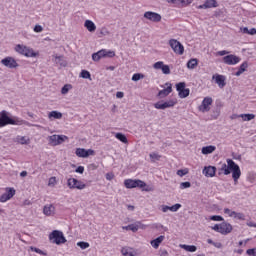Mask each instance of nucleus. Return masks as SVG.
<instances>
[{"instance_id": "obj_1", "label": "nucleus", "mask_w": 256, "mask_h": 256, "mask_svg": "<svg viewBox=\"0 0 256 256\" xmlns=\"http://www.w3.org/2000/svg\"><path fill=\"white\" fill-rule=\"evenodd\" d=\"M6 125H27L28 127H41V125L31 124L17 116L9 117V112L3 110L0 112V127H6Z\"/></svg>"}, {"instance_id": "obj_2", "label": "nucleus", "mask_w": 256, "mask_h": 256, "mask_svg": "<svg viewBox=\"0 0 256 256\" xmlns=\"http://www.w3.org/2000/svg\"><path fill=\"white\" fill-rule=\"evenodd\" d=\"M227 164H222L221 171H223L224 175H231L234 179V183L237 184L241 177V168L233 161L232 159H227Z\"/></svg>"}, {"instance_id": "obj_3", "label": "nucleus", "mask_w": 256, "mask_h": 256, "mask_svg": "<svg viewBox=\"0 0 256 256\" xmlns=\"http://www.w3.org/2000/svg\"><path fill=\"white\" fill-rule=\"evenodd\" d=\"M50 241L55 243L56 245H63V243H67V239L65 235L59 230H53L52 233L49 235Z\"/></svg>"}, {"instance_id": "obj_4", "label": "nucleus", "mask_w": 256, "mask_h": 256, "mask_svg": "<svg viewBox=\"0 0 256 256\" xmlns=\"http://www.w3.org/2000/svg\"><path fill=\"white\" fill-rule=\"evenodd\" d=\"M124 187H126V189H135L137 187H139V189H143V187H147V183L140 179H126L124 181Z\"/></svg>"}, {"instance_id": "obj_5", "label": "nucleus", "mask_w": 256, "mask_h": 256, "mask_svg": "<svg viewBox=\"0 0 256 256\" xmlns=\"http://www.w3.org/2000/svg\"><path fill=\"white\" fill-rule=\"evenodd\" d=\"M113 58L115 57V51H111V50H106V49H102L94 54H92V59L94 61H101V59L103 58Z\"/></svg>"}, {"instance_id": "obj_6", "label": "nucleus", "mask_w": 256, "mask_h": 256, "mask_svg": "<svg viewBox=\"0 0 256 256\" xmlns=\"http://www.w3.org/2000/svg\"><path fill=\"white\" fill-rule=\"evenodd\" d=\"M15 51L25 57H37V53H35L33 49L21 44L16 45Z\"/></svg>"}, {"instance_id": "obj_7", "label": "nucleus", "mask_w": 256, "mask_h": 256, "mask_svg": "<svg viewBox=\"0 0 256 256\" xmlns=\"http://www.w3.org/2000/svg\"><path fill=\"white\" fill-rule=\"evenodd\" d=\"M169 45L171 49L176 53L177 55H183L185 53V47H183V44L175 39L169 40Z\"/></svg>"}, {"instance_id": "obj_8", "label": "nucleus", "mask_w": 256, "mask_h": 256, "mask_svg": "<svg viewBox=\"0 0 256 256\" xmlns=\"http://www.w3.org/2000/svg\"><path fill=\"white\" fill-rule=\"evenodd\" d=\"M67 186L69 189H78V190H83L87 185L83 183L81 180H77L76 178H69L67 180Z\"/></svg>"}, {"instance_id": "obj_9", "label": "nucleus", "mask_w": 256, "mask_h": 256, "mask_svg": "<svg viewBox=\"0 0 256 256\" xmlns=\"http://www.w3.org/2000/svg\"><path fill=\"white\" fill-rule=\"evenodd\" d=\"M1 63L2 65H4V67H7L8 69H17V67H19L17 60H15V58L11 56L2 59Z\"/></svg>"}, {"instance_id": "obj_10", "label": "nucleus", "mask_w": 256, "mask_h": 256, "mask_svg": "<svg viewBox=\"0 0 256 256\" xmlns=\"http://www.w3.org/2000/svg\"><path fill=\"white\" fill-rule=\"evenodd\" d=\"M144 19H148V21H152L153 23H159L162 17L157 12L147 11L144 13Z\"/></svg>"}, {"instance_id": "obj_11", "label": "nucleus", "mask_w": 256, "mask_h": 256, "mask_svg": "<svg viewBox=\"0 0 256 256\" xmlns=\"http://www.w3.org/2000/svg\"><path fill=\"white\" fill-rule=\"evenodd\" d=\"M175 105H177V101L175 100H168L166 102H156L154 104L155 109H169L171 107H175Z\"/></svg>"}, {"instance_id": "obj_12", "label": "nucleus", "mask_w": 256, "mask_h": 256, "mask_svg": "<svg viewBox=\"0 0 256 256\" xmlns=\"http://www.w3.org/2000/svg\"><path fill=\"white\" fill-rule=\"evenodd\" d=\"M213 104V98L211 97H205L202 101V104L199 106V111L202 113H207L211 110V107L209 105Z\"/></svg>"}, {"instance_id": "obj_13", "label": "nucleus", "mask_w": 256, "mask_h": 256, "mask_svg": "<svg viewBox=\"0 0 256 256\" xmlns=\"http://www.w3.org/2000/svg\"><path fill=\"white\" fill-rule=\"evenodd\" d=\"M239 61H241V58L239 56H236V55H233V54H230V55H227V56L223 57V62L226 65H237V63H239Z\"/></svg>"}, {"instance_id": "obj_14", "label": "nucleus", "mask_w": 256, "mask_h": 256, "mask_svg": "<svg viewBox=\"0 0 256 256\" xmlns=\"http://www.w3.org/2000/svg\"><path fill=\"white\" fill-rule=\"evenodd\" d=\"M76 155L77 157H82L83 159H87V157L91 155H95V151L92 149L86 150L85 148H77L76 149Z\"/></svg>"}, {"instance_id": "obj_15", "label": "nucleus", "mask_w": 256, "mask_h": 256, "mask_svg": "<svg viewBox=\"0 0 256 256\" xmlns=\"http://www.w3.org/2000/svg\"><path fill=\"white\" fill-rule=\"evenodd\" d=\"M15 197V189L14 188H6V193L0 196V203H5Z\"/></svg>"}, {"instance_id": "obj_16", "label": "nucleus", "mask_w": 256, "mask_h": 256, "mask_svg": "<svg viewBox=\"0 0 256 256\" xmlns=\"http://www.w3.org/2000/svg\"><path fill=\"white\" fill-rule=\"evenodd\" d=\"M165 85L167 88L160 90L157 94L159 99H165V97H168V95L173 92V85H171V83H166Z\"/></svg>"}, {"instance_id": "obj_17", "label": "nucleus", "mask_w": 256, "mask_h": 256, "mask_svg": "<svg viewBox=\"0 0 256 256\" xmlns=\"http://www.w3.org/2000/svg\"><path fill=\"white\" fill-rule=\"evenodd\" d=\"M153 67L154 69H161L164 75H169L171 73V68L169 67V65H165L161 61L154 63Z\"/></svg>"}, {"instance_id": "obj_18", "label": "nucleus", "mask_w": 256, "mask_h": 256, "mask_svg": "<svg viewBox=\"0 0 256 256\" xmlns=\"http://www.w3.org/2000/svg\"><path fill=\"white\" fill-rule=\"evenodd\" d=\"M212 79L215 80V83L218 84V87L220 89H223L225 87V85H227L226 78L224 75L221 74H216L212 76Z\"/></svg>"}, {"instance_id": "obj_19", "label": "nucleus", "mask_w": 256, "mask_h": 256, "mask_svg": "<svg viewBox=\"0 0 256 256\" xmlns=\"http://www.w3.org/2000/svg\"><path fill=\"white\" fill-rule=\"evenodd\" d=\"M233 231V226L227 222H223L220 224V233L221 235H229Z\"/></svg>"}, {"instance_id": "obj_20", "label": "nucleus", "mask_w": 256, "mask_h": 256, "mask_svg": "<svg viewBox=\"0 0 256 256\" xmlns=\"http://www.w3.org/2000/svg\"><path fill=\"white\" fill-rule=\"evenodd\" d=\"M215 173H217V167L215 166H205L203 169L205 177H215Z\"/></svg>"}, {"instance_id": "obj_21", "label": "nucleus", "mask_w": 256, "mask_h": 256, "mask_svg": "<svg viewBox=\"0 0 256 256\" xmlns=\"http://www.w3.org/2000/svg\"><path fill=\"white\" fill-rule=\"evenodd\" d=\"M180 207H181V204L177 203L172 206L162 205L161 209L163 213H167V211H172V213H177Z\"/></svg>"}, {"instance_id": "obj_22", "label": "nucleus", "mask_w": 256, "mask_h": 256, "mask_svg": "<svg viewBox=\"0 0 256 256\" xmlns=\"http://www.w3.org/2000/svg\"><path fill=\"white\" fill-rule=\"evenodd\" d=\"M43 213L46 215V217H51L55 215V206L53 204H47L43 208Z\"/></svg>"}, {"instance_id": "obj_23", "label": "nucleus", "mask_w": 256, "mask_h": 256, "mask_svg": "<svg viewBox=\"0 0 256 256\" xmlns=\"http://www.w3.org/2000/svg\"><path fill=\"white\" fill-rule=\"evenodd\" d=\"M123 256H137V250L131 247H124L121 250Z\"/></svg>"}, {"instance_id": "obj_24", "label": "nucleus", "mask_w": 256, "mask_h": 256, "mask_svg": "<svg viewBox=\"0 0 256 256\" xmlns=\"http://www.w3.org/2000/svg\"><path fill=\"white\" fill-rule=\"evenodd\" d=\"M217 7V0H206L203 5L199 6V9H211Z\"/></svg>"}, {"instance_id": "obj_25", "label": "nucleus", "mask_w": 256, "mask_h": 256, "mask_svg": "<svg viewBox=\"0 0 256 256\" xmlns=\"http://www.w3.org/2000/svg\"><path fill=\"white\" fill-rule=\"evenodd\" d=\"M139 227H141V222L129 224L128 226H124L123 229H125L126 231H132L133 233H137V231H139Z\"/></svg>"}, {"instance_id": "obj_26", "label": "nucleus", "mask_w": 256, "mask_h": 256, "mask_svg": "<svg viewBox=\"0 0 256 256\" xmlns=\"http://www.w3.org/2000/svg\"><path fill=\"white\" fill-rule=\"evenodd\" d=\"M84 27H86V29L90 32V33H94V31L97 30V26L95 25V23L91 20H86L84 22Z\"/></svg>"}, {"instance_id": "obj_27", "label": "nucleus", "mask_w": 256, "mask_h": 256, "mask_svg": "<svg viewBox=\"0 0 256 256\" xmlns=\"http://www.w3.org/2000/svg\"><path fill=\"white\" fill-rule=\"evenodd\" d=\"M54 59L56 65H60V67H67V60H65L64 56H54Z\"/></svg>"}, {"instance_id": "obj_28", "label": "nucleus", "mask_w": 256, "mask_h": 256, "mask_svg": "<svg viewBox=\"0 0 256 256\" xmlns=\"http://www.w3.org/2000/svg\"><path fill=\"white\" fill-rule=\"evenodd\" d=\"M165 240V236H159L156 239L152 240L150 243L154 249H159V245L163 243Z\"/></svg>"}, {"instance_id": "obj_29", "label": "nucleus", "mask_w": 256, "mask_h": 256, "mask_svg": "<svg viewBox=\"0 0 256 256\" xmlns=\"http://www.w3.org/2000/svg\"><path fill=\"white\" fill-rule=\"evenodd\" d=\"M215 149H217V147L213 145L204 146L202 147V155H211V153H213Z\"/></svg>"}, {"instance_id": "obj_30", "label": "nucleus", "mask_w": 256, "mask_h": 256, "mask_svg": "<svg viewBox=\"0 0 256 256\" xmlns=\"http://www.w3.org/2000/svg\"><path fill=\"white\" fill-rule=\"evenodd\" d=\"M16 143H20V145H29V143H31V140L29 139V137L26 136H17Z\"/></svg>"}, {"instance_id": "obj_31", "label": "nucleus", "mask_w": 256, "mask_h": 256, "mask_svg": "<svg viewBox=\"0 0 256 256\" xmlns=\"http://www.w3.org/2000/svg\"><path fill=\"white\" fill-rule=\"evenodd\" d=\"M180 248L188 251V253H195L197 251V246L195 245L180 244Z\"/></svg>"}, {"instance_id": "obj_32", "label": "nucleus", "mask_w": 256, "mask_h": 256, "mask_svg": "<svg viewBox=\"0 0 256 256\" xmlns=\"http://www.w3.org/2000/svg\"><path fill=\"white\" fill-rule=\"evenodd\" d=\"M247 67H249V64L247 62H243L238 71L235 73L236 77H240V75H243V73H245V71H247Z\"/></svg>"}, {"instance_id": "obj_33", "label": "nucleus", "mask_w": 256, "mask_h": 256, "mask_svg": "<svg viewBox=\"0 0 256 256\" xmlns=\"http://www.w3.org/2000/svg\"><path fill=\"white\" fill-rule=\"evenodd\" d=\"M48 118L49 119H63V113H61L59 111H51L48 114Z\"/></svg>"}, {"instance_id": "obj_34", "label": "nucleus", "mask_w": 256, "mask_h": 256, "mask_svg": "<svg viewBox=\"0 0 256 256\" xmlns=\"http://www.w3.org/2000/svg\"><path fill=\"white\" fill-rule=\"evenodd\" d=\"M198 64H199V61L197 60V58H192L187 62V68L195 69Z\"/></svg>"}, {"instance_id": "obj_35", "label": "nucleus", "mask_w": 256, "mask_h": 256, "mask_svg": "<svg viewBox=\"0 0 256 256\" xmlns=\"http://www.w3.org/2000/svg\"><path fill=\"white\" fill-rule=\"evenodd\" d=\"M48 142L49 145H51L52 147H57V134H54L52 136H48Z\"/></svg>"}, {"instance_id": "obj_36", "label": "nucleus", "mask_w": 256, "mask_h": 256, "mask_svg": "<svg viewBox=\"0 0 256 256\" xmlns=\"http://www.w3.org/2000/svg\"><path fill=\"white\" fill-rule=\"evenodd\" d=\"M116 139H118V141H121V143H128L127 141V136H125V134L118 132L115 134Z\"/></svg>"}, {"instance_id": "obj_37", "label": "nucleus", "mask_w": 256, "mask_h": 256, "mask_svg": "<svg viewBox=\"0 0 256 256\" xmlns=\"http://www.w3.org/2000/svg\"><path fill=\"white\" fill-rule=\"evenodd\" d=\"M189 93H191L189 88H184L181 92H178V95H179L180 99H185V98L189 97Z\"/></svg>"}, {"instance_id": "obj_38", "label": "nucleus", "mask_w": 256, "mask_h": 256, "mask_svg": "<svg viewBox=\"0 0 256 256\" xmlns=\"http://www.w3.org/2000/svg\"><path fill=\"white\" fill-rule=\"evenodd\" d=\"M149 157H150L152 163H155V161H159L161 159V155H159V153H157V152L150 153Z\"/></svg>"}, {"instance_id": "obj_39", "label": "nucleus", "mask_w": 256, "mask_h": 256, "mask_svg": "<svg viewBox=\"0 0 256 256\" xmlns=\"http://www.w3.org/2000/svg\"><path fill=\"white\" fill-rule=\"evenodd\" d=\"M71 89H73V85L71 84H65L62 89H61V94L62 95H67V93H69V91H71Z\"/></svg>"}, {"instance_id": "obj_40", "label": "nucleus", "mask_w": 256, "mask_h": 256, "mask_svg": "<svg viewBox=\"0 0 256 256\" xmlns=\"http://www.w3.org/2000/svg\"><path fill=\"white\" fill-rule=\"evenodd\" d=\"M240 117L243 121H252V119H255L254 114H241Z\"/></svg>"}, {"instance_id": "obj_41", "label": "nucleus", "mask_w": 256, "mask_h": 256, "mask_svg": "<svg viewBox=\"0 0 256 256\" xmlns=\"http://www.w3.org/2000/svg\"><path fill=\"white\" fill-rule=\"evenodd\" d=\"M80 77H82V79H91V73L87 70H82Z\"/></svg>"}, {"instance_id": "obj_42", "label": "nucleus", "mask_w": 256, "mask_h": 256, "mask_svg": "<svg viewBox=\"0 0 256 256\" xmlns=\"http://www.w3.org/2000/svg\"><path fill=\"white\" fill-rule=\"evenodd\" d=\"M67 141V136L65 135H57V144L61 145V143H65Z\"/></svg>"}, {"instance_id": "obj_43", "label": "nucleus", "mask_w": 256, "mask_h": 256, "mask_svg": "<svg viewBox=\"0 0 256 256\" xmlns=\"http://www.w3.org/2000/svg\"><path fill=\"white\" fill-rule=\"evenodd\" d=\"M185 82H180L176 84V90L178 91V93L182 92L185 89Z\"/></svg>"}, {"instance_id": "obj_44", "label": "nucleus", "mask_w": 256, "mask_h": 256, "mask_svg": "<svg viewBox=\"0 0 256 256\" xmlns=\"http://www.w3.org/2000/svg\"><path fill=\"white\" fill-rule=\"evenodd\" d=\"M144 77L145 75L141 73H136L132 76V81H141V79H143Z\"/></svg>"}, {"instance_id": "obj_45", "label": "nucleus", "mask_w": 256, "mask_h": 256, "mask_svg": "<svg viewBox=\"0 0 256 256\" xmlns=\"http://www.w3.org/2000/svg\"><path fill=\"white\" fill-rule=\"evenodd\" d=\"M30 251H34V253H38L39 255H47V253L43 252V250L33 246L30 247Z\"/></svg>"}, {"instance_id": "obj_46", "label": "nucleus", "mask_w": 256, "mask_h": 256, "mask_svg": "<svg viewBox=\"0 0 256 256\" xmlns=\"http://www.w3.org/2000/svg\"><path fill=\"white\" fill-rule=\"evenodd\" d=\"M77 246L80 247V249H89V243L88 242H78Z\"/></svg>"}, {"instance_id": "obj_47", "label": "nucleus", "mask_w": 256, "mask_h": 256, "mask_svg": "<svg viewBox=\"0 0 256 256\" xmlns=\"http://www.w3.org/2000/svg\"><path fill=\"white\" fill-rule=\"evenodd\" d=\"M189 173L188 169H180L177 171V175H179V177H185V175H187Z\"/></svg>"}, {"instance_id": "obj_48", "label": "nucleus", "mask_w": 256, "mask_h": 256, "mask_svg": "<svg viewBox=\"0 0 256 256\" xmlns=\"http://www.w3.org/2000/svg\"><path fill=\"white\" fill-rule=\"evenodd\" d=\"M191 187V182H181L180 189H189Z\"/></svg>"}, {"instance_id": "obj_49", "label": "nucleus", "mask_w": 256, "mask_h": 256, "mask_svg": "<svg viewBox=\"0 0 256 256\" xmlns=\"http://www.w3.org/2000/svg\"><path fill=\"white\" fill-rule=\"evenodd\" d=\"M211 221H223V216L213 215L210 217Z\"/></svg>"}, {"instance_id": "obj_50", "label": "nucleus", "mask_w": 256, "mask_h": 256, "mask_svg": "<svg viewBox=\"0 0 256 256\" xmlns=\"http://www.w3.org/2000/svg\"><path fill=\"white\" fill-rule=\"evenodd\" d=\"M234 219H239L240 221H245V214L243 213H236Z\"/></svg>"}, {"instance_id": "obj_51", "label": "nucleus", "mask_w": 256, "mask_h": 256, "mask_svg": "<svg viewBox=\"0 0 256 256\" xmlns=\"http://www.w3.org/2000/svg\"><path fill=\"white\" fill-rule=\"evenodd\" d=\"M43 31V26L37 24L34 26V32L35 33H41Z\"/></svg>"}, {"instance_id": "obj_52", "label": "nucleus", "mask_w": 256, "mask_h": 256, "mask_svg": "<svg viewBox=\"0 0 256 256\" xmlns=\"http://www.w3.org/2000/svg\"><path fill=\"white\" fill-rule=\"evenodd\" d=\"M76 173H80V175H83L85 173V167L83 166H78L75 170Z\"/></svg>"}, {"instance_id": "obj_53", "label": "nucleus", "mask_w": 256, "mask_h": 256, "mask_svg": "<svg viewBox=\"0 0 256 256\" xmlns=\"http://www.w3.org/2000/svg\"><path fill=\"white\" fill-rule=\"evenodd\" d=\"M247 255L256 256V248H250L246 251Z\"/></svg>"}, {"instance_id": "obj_54", "label": "nucleus", "mask_w": 256, "mask_h": 256, "mask_svg": "<svg viewBox=\"0 0 256 256\" xmlns=\"http://www.w3.org/2000/svg\"><path fill=\"white\" fill-rule=\"evenodd\" d=\"M106 179H107V181H113V179H115V174L107 173L106 174Z\"/></svg>"}, {"instance_id": "obj_55", "label": "nucleus", "mask_w": 256, "mask_h": 256, "mask_svg": "<svg viewBox=\"0 0 256 256\" xmlns=\"http://www.w3.org/2000/svg\"><path fill=\"white\" fill-rule=\"evenodd\" d=\"M142 191H146L147 193L151 192V191H155V189L151 186H145L142 188Z\"/></svg>"}, {"instance_id": "obj_56", "label": "nucleus", "mask_w": 256, "mask_h": 256, "mask_svg": "<svg viewBox=\"0 0 256 256\" xmlns=\"http://www.w3.org/2000/svg\"><path fill=\"white\" fill-rule=\"evenodd\" d=\"M213 231H216L217 233L221 232V224H216L212 227Z\"/></svg>"}, {"instance_id": "obj_57", "label": "nucleus", "mask_w": 256, "mask_h": 256, "mask_svg": "<svg viewBox=\"0 0 256 256\" xmlns=\"http://www.w3.org/2000/svg\"><path fill=\"white\" fill-rule=\"evenodd\" d=\"M180 3L182 5H191L193 3V0H180Z\"/></svg>"}, {"instance_id": "obj_58", "label": "nucleus", "mask_w": 256, "mask_h": 256, "mask_svg": "<svg viewBox=\"0 0 256 256\" xmlns=\"http://www.w3.org/2000/svg\"><path fill=\"white\" fill-rule=\"evenodd\" d=\"M100 35H103V36L109 35V30H107V28H102L100 31Z\"/></svg>"}, {"instance_id": "obj_59", "label": "nucleus", "mask_w": 256, "mask_h": 256, "mask_svg": "<svg viewBox=\"0 0 256 256\" xmlns=\"http://www.w3.org/2000/svg\"><path fill=\"white\" fill-rule=\"evenodd\" d=\"M167 3H172L173 5H179L181 3V0H166Z\"/></svg>"}, {"instance_id": "obj_60", "label": "nucleus", "mask_w": 256, "mask_h": 256, "mask_svg": "<svg viewBox=\"0 0 256 256\" xmlns=\"http://www.w3.org/2000/svg\"><path fill=\"white\" fill-rule=\"evenodd\" d=\"M213 245H214V247H216L217 249H221V247H223V244H221L220 242H214Z\"/></svg>"}, {"instance_id": "obj_61", "label": "nucleus", "mask_w": 256, "mask_h": 256, "mask_svg": "<svg viewBox=\"0 0 256 256\" xmlns=\"http://www.w3.org/2000/svg\"><path fill=\"white\" fill-rule=\"evenodd\" d=\"M241 31L244 34L249 35V28H247V27L241 28Z\"/></svg>"}, {"instance_id": "obj_62", "label": "nucleus", "mask_w": 256, "mask_h": 256, "mask_svg": "<svg viewBox=\"0 0 256 256\" xmlns=\"http://www.w3.org/2000/svg\"><path fill=\"white\" fill-rule=\"evenodd\" d=\"M248 35H256V29L255 28H251L248 32Z\"/></svg>"}, {"instance_id": "obj_63", "label": "nucleus", "mask_w": 256, "mask_h": 256, "mask_svg": "<svg viewBox=\"0 0 256 256\" xmlns=\"http://www.w3.org/2000/svg\"><path fill=\"white\" fill-rule=\"evenodd\" d=\"M160 256H169V252H167V250H162Z\"/></svg>"}, {"instance_id": "obj_64", "label": "nucleus", "mask_w": 256, "mask_h": 256, "mask_svg": "<svg viewBox=\"0 0 256 256\" xmlns=\"http://www.w3.org/2000/svg\"><path fill=\"white\" fill-rule=\"evenodd\" d=\"M248 227H255L256 228V223L254 222H247Z\"/></svg>"}]
</instances>
